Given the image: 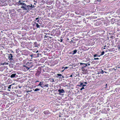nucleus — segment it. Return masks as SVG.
Instances as JSON below:
<instances>
[{"label":"nucleus","mask_w":120,"mask_h":120,"mask_svg":"<svg viewBox=\"0 0 120 120\" xmlns=\"http://www.w3.org/2000/svg\"><path fill=\"white\" fill-rule=\"evenodd\" d=\"M104 72H105V73H106V72L105 71Z\"/></svg>","instance_id":"58836bf2"},{"label":"nucleus","mask_w":120,"mask_h":120,"mask_svg":"<svg viewBox=\"0 0 120 120\" xmlns=\"http://www.w3.org/2000/svg\"><path fill=\"white\" fill-rule=\"evenodd\" d=\"M64 71V70H62V72H63V71Z\"/></svg>","instance_id":"72a5a7b5"},{"label":"nucleus","mask_w":120,"mask_h":120,"mask_svg":"<svg viewBox=\"0 0 120 120\" xmlns=\"http://www.w3.org/2000/svg\"><path fill=\"white\" fill-rule=\"evenodd\" d=\"M11 85H9V86H8V89H10V88H11Z\"/></svg>","instance_id":"9d476101"},{"label":"nucleus","mask_w":120,"mask_h":120,"mask_svg":"<svg viewBox=\"0 0 120 120\" xmlns=\"http://www.w3.org/2000/svg\"><path fill=\"white\" fill-rule=\"evenodd\" d=\"M107 84H106V86H107Z\"/></svg>","instance_id":"f704fd0d"},{"label":"nucleus","mask_w":120,"mask_h":120,"mask_svg":"<svg viewBox=\"0 0 120 120\" xmlns=\"http://www.w3.org/2000/svg\"><path fill=\"white\" fill-rule=\"evenodd\" d=\"M36 26H37V27L38 28L39 27V26L38 25V24H37Z\"/></svg>","instance_id":"0eeeda50"},{"label":"nucleus","mask_w":120,"mask_h":120,"mask_svg":"<svg viewBox=\"0 0 120 120\" xmlns=\"http://www.w3.org/2000/svg\"><path fill=\"white\" fill-rule=\"evenodd\" d=\"M19 2L21 4V3H22L21 2V1H19Z\"/></svg>","instance_id":"6ab92c4d"},{"label":"nucleus","mask_w":120,"mask_h":120,"mask_svg":"<svg viewBox=\"0 0 120 120\" xmlns=\"http://www.w3.org/2000/svg\"><path fill=\"white\" fill-rule=\"evenodd\" d=\"M82 86H83V87L84 86H86V85H82Z\"/></svg>","instance_id":"4be33fe9"},{"label":"nucleus","mask_w":120,"mask_h":120,"mask_svg":"<svg viewBox=\"0 0 120 120\" xmlns=\"http://www.w3.org/2000/svg\"><path fill=\"white\" fill-rule=\"evenodd\" d=\"M31 57H32L33 56V55H31Z\"/></svg>","instance_id":"7c9ffc66"},{"label":"nucleus","mask_w":120,"mask_h":120,"mask_svg":"<svg viewBox=\"0 0 120 120\" xmlns=\"http://www.w3.org/2000/svg\"><path fill=\"white\" fill-rule=\"evenodd\" d=\"M103 70H102V71L101 72V73L102 74H103Z\"/></svg>","instance_id":"ddd939ff"},{"label":"nucleus","mask_w":120,"mask_h":120,"mask_svg":"<svg viewBox=\"0 0 120 120\" xmlns=\"http://www.w3.org/2000/svg\"><path fill=\"white\" fill-rule=\"evenodd\" d=\"M10 55H11V57H12V55L11 54H10Z\"/></svg>","instance_id":"aec40b11"},{"label":"nucleus","mask_w":120,"mask_h":120,"mask_svg":"<svg viewBox=\"0 0 120 120\" xmlns=\"http://www.w3.org/2000/svg\"><path fill=\"white\" fill-rule=\"evenodd\" d=\"M15 75H16V74H12L11 75V78H13V77H14L15 76Z\"/></svg>","instance_id":"7ed1b4c3"},{"label":"nucleus","mask_w":120,"mask_h":120,"mask_svg":"<svg viewBox=\"0 0 120 120\" xmlns=\"http://www.w3.org/2000/svg\"><path fill=\"white\" fill-rule=\"evenodd\" d=\"M38 19V18H36V20H37Z\"/></svg>","instance_id":"bb28decb"},{"label":"nucleus","mask_w":120,"mask_h":120,"mask_svg":"<svg viewBox=\"0 0 120 120\" xmlns=\"http://www.w3.org/2000/svg\"><path fill=\"white\" fill-rule=\"evenodd\" d=\"M5 63H4L3 64H3V65H4V64H5Z\"/></svg>","instance_id":"a878e982"},{"label":"nucleus","mask_w":120,"mask_h":120,"mask_svg":"<svg viewBox=\"0 0 120 120\" xmlns=\"http://www.w3.org/2000/svg\"><path fill=\"white\" fill-rule=\"evenodd\" d=\"M41 87L42 88H43V87H42V86H41Z\"/></svg>","instance_id":"79ce46f5"},{"label":"nucleus","mask_w":120,"mask_h":120,"mask_svg":"<svg viewBox=\"0 0 120 120\" xmlns=\"http://www.w3.org/2000/svg\"><path fill=\"white\" fill-rule=\"evenodd\" d=\"M104 51H103L102 52H101V55H103L104 53Z\"/></svg>","instance_id":"1a4fd4ad"},{"label":"nucleus","mask_w":120,"mask_h":120,"mask_svg":"<svg viewBox=\"0 0 120 120\" xmlns=\"http://www.w3.org/2000/svg\"><path fill=\"white\" fill-rule=\"evenodd\" d=\"M58 91L60 92L59 94H60V93H63L64 92V91L63 89L59 90Z\"/></svg>","instance_id":"f03ea898"},{"label":"nucleus","mask_w":120,"mask_h":120,"mask_svg":"<svg viewBox=\"0 0 120 120\" xmlns=\"http://www.w3.org/2000/svg\"><path fill=\"white\" fill-rule=\"evenodd\" d=\"M62 39H61V41H60V42H62Z\"/></svg>","instance_id":"393cba45"},{"label":"nucleus","mask_w":120,"mask_h":120,"mask_svg":"<svg viewBox=\"0 0 120 120\" xmlns=\"http://www.w3.org/2000/svg\"><path fill=\"white\" fill-rule=\"evenodd\" d=\"M68 68V67H65L64 68V69H67Z\"/></svg>","instance_id":"f3484780"},{"label":"nucleus","mask_w":120,"mask_h":120,"mask_svg":"<svg viewBox=\"0 0 120 120\" xmlns=\"http://www.w3.org/2000/svg\"><path fill=\"white\" fill-rule=\"evenodd\" d=\"M38 54H39L38 53V56H39L38 55Z\"/></svg>","instance_id":"2f4dec72"},{"label":"nucleus","mask_w":120,"mask_h":120,"mask_svg":"<svg viewBox=\"0 0 120 120\" xmlns=\"http://www.w3.org/2000/svg\"><path fill=\"white\" fill-rule=\"evenodd\" d=\"M68 40H69L68 39Z\"/></svg>","instance_id":"c03bdc74"},{"label":"nucleus","mask_w":120,"mask_h":120,"mask_svg":"<svg viewBox=\"0 0 120 120\" xmlns=\"http://www.w3.org/2000/svg\"><path fill=\"white\" fill-rule=\"evenodd\" d=\"M96 56V55H94V56L95 57V56Z\"/></svg>","instance_id":"c85d7f7f"},{"label":"nucleus","mask_w":120,"mask_h":120,"mask_svg":"<svg viewBox=\"0 0 120 120\" xmlns=\"http://www.w3.org/2000/svg\"><path fill=\"white\" fill-rule=\"evenodd\" d=\"M57 75H58V76H60L61 75V74H57Z\"/></svg>","instance_id":"9b49d317"},{"label":"nucleus","mask_w":120,"mask_h":120,"mask_svg":"<svg viewBox=\"0 0 120 120\" xmlns=\"http://www.w3.org/2000/svg\"><path fill=\"white\" fill-rule=\"evenodd\" d=\"M42 85V83L41 82H40L39 83V84L38 85V86H41Z\"/></svg>","instance_id":"423d86ee"},{"label":"nucleus","mask_w":120,"mask_h":120,"mask_svg":"<svg viewBox=\"0 0 120 120\" xmlns=\"http://www.w3.org/2000/svg\"><path fill=\"white\" fill-rule=\"evenodd\" d=\"M38 51H37L36 52V53H37L38 52Z\"/></svg>","instance_id":"473e14b6"},{"label":"nucleus","mask_w":120,"mask_h":120,"mask_svg":"<svg viewBox=\"0 0 120 120\" xmlns=\"http://www.w3.org/2000/svg\"><path fill=\"white\" fill-rule=\"evenodd\" d=\"M31 7L32 8H34V6H32V5L31 4V6H30V7Z\"/></svg>","instance_id":"4468645a"},{"label":"nucleus","mask_w":120,"mask_h":120,"mask_svg":"<svg viewBox=\"0 0 120 120\" xmlns=\"http://www.w3.org/2000/svg\"><path fill=\"white\" fill-rule=\"evenodd\" d=\"M52 80H52V82H54V80L53 79H52Z\"/></svg>","instance_id":"c756f323"},{"label":"nucleus","mask_w":120,"mask_h":120,"mask_svg":"<svg viewBox=\"0 0 120 120\" xmlns=\"http://www.w3.org/2000/svg\"><path fill=\"white\" fill-rule=\"evenodd\" d=\"M31 91V90H30V91H26L27 92H30V91Z\"/></svg>","instance_id":"5701e85b"},{"label":"nucleus","mask_w":120,"mask_h":120,"mask_svg":"<svg viewBox=\"0 0 120 120\" xmlns=\"http://www.w3.org/2000/svg\"><path fill=\"white\" fill-rule=\"evenodd\" d=\"M44 86V87H48V85L47 84H46V85H45Z\"/></svg>","instance_id":"39448f33"},{"label":"nucleus","mask_w":120,"mask_h":120,"mask_svg":"<svg viewBox=\"0 0 120 120\" xmlns=\"http://www.w3.org/2000/svg\"><path fill=\"white\" fill-rule=\"evenodd\" d=\"M82 84H83L82 83H81V84H80V85H82Z\"/></svg>","instance_id":"412c9836"},{"label":"nucleus","mask_w":120,"mask_h":120,"mask_svg":"<svg viewBox=\"0 0 120 120\" xmlns=\"http://www.w3.org/2000/svg\"><path fill=\"white\" fill-rule=\"evenodd\" d=\"M104 49H105V48H104Z\"/></svg>","instance_id":"a18cd8bd"},{"label":"nucleus","mask_w":120,"mask_h":120,"mask_svg":"<svg viewBox=\"0 0 120 120\" xmlns=\"http://www.w3.org/2000/svg\"><path fill=\"white\" fill-rule=\"evenodd\" d=\"M84 89V87H83L82 88L80 89V90H82V89Z\"/></svg>","instance_id":"f8f14e48"},{"label":"nucleus","mask_w":120,"mask_h":120,"mask_svg":"<svg viewBox=\"0 0 120 120\" xmlns=\"http://www.w3.org/2000/svg\"><path fill=\"white\" fill-rule=\"evenodd\" d=\"M8 64V63H5L6 65Z\"/></svg>","instance_id":"b1692460"},{"label":"nucleus","mask_w":120,"mask_h":120,"mask_svg":"<svg viewBox=\"0 0 120 120\" xmlns=\"http://www.w3.org/2000/svg\"><path fill=\"white\" fill-rule=\"evenodd\" d=\"M88 65H90V64H88Z\"/></svg>","instance_id":"e433bc0d"},{"label":"nucleus","mask_w":120,"mask_h":120,"mask_svg":"<svg viewBox=\"0 0 120 120\" xmlns=\"http://www.w3.org/2000/svg\"><path fill=\"white\" fill-rule=\"evenodd\" d=\"M14 83L13 84L14 85Z\"/></svg>","instance_id":"de8ad7c7"},{"label":"nucleus","mask_w":120,"mask_h":120,"mask_svg":"<svg viewBox=\"0 0 120 120\" xmlns=\"http://www.w3.org/2000/svg\"><path fill=\"white\" fill-rule=\"evenodd\" d=\"M86 64V65H85V66H84V67H86V66H87V64Z\"/></svg>","instance_id":"dca6fc26"},{"label":"nucleus","mask_w":120,"mask_h":120,"mask_svg":"<svg viewBox=\"0 0 120 120\" xmlns=\"http://www.w3.org/2000/svg\"><path fill=\"white\" fill-rule=\"evenodd\" d=\"M70 77H72V75H71L70 76Z\"/></svg>","instance_id":"cd10ccee"},{"label":"nucleus","mask_w":120,"mask_h":120,"mask_svg":"<svg viewBox=\"0 0 120 120\" xmlns=\"http://www.w3.org/2000/svg\"><path fill=\"white\" fill-rule=\"evenodd\" d=\"M39 90L38 89H35V90H34V91H37L38 90Z\"/></svg>","instance_id":"6e6552de"},{"label":"nucleus","mask_w":120,"mask_h":120,"mask_svg":"<svg viewBox=\"0 0 120 120\" xmlns=\"http://www.w3.org/2000/svg\"><path fill=\"white\" fill-rule=\"evenodd\" d=\"M77 50H75L74 51H73L74 52H73V53H72V54H75L76 53V52H77Z\"/></svg>","instance_id":"20e7f679"},{"label":"nucleus","mask_w":120,"mask_h":120,"mask_svg":"<svg viewBox=\"0 0 120 120\" xmlns=\"http://www.w3.org/2000/svg\"><path fill=\"white\" fill-rule=\"evenodd\" d=\"M62 77L63 78H64V77H63V76Z\"/></svg>","instance_id":"a19ab883"},{"label":"nucleus","mask_w":120,"mask_h":120,"mask_svg":"<svg viewBox=\"0 0 120 120\" xmlns=\"http://www.w3.org/2000/svg\"><path fill=\"white\" fill-rule=\"evenodd\" d=\"M80 65H81L82 64H83V63H80Z\"/></svg>","instance_id":"a211bd4d"},{"label":"nucleus","mask_w":120,"mask_h":120,"mask_svg":"<svg viewBox=\"0 0 120 120\" xmlns=\"http://www.w3.org/2000/svg\"><path fill=\"white\" fill-rule=\"evenodd\" d=\"M19 88H21V87H20V86H19Z\"/></svg>","instance_id":"c9c22d12"},{"label":"nucleus","mask_w":120,"mask_h":120,"mask_svg":"<svg viewBox=\"0 0 120 120\" xmlns=\"http://www.w3.org/2000/svg\"><path fill=\"white\" fill-rule=\"evenodd\" d=\"M119 49H120V47H119Z\"/></svg>","instance_id":"49530a36"},{"label":"nucleus","mask_w":120,"mask_h":120,"mask_svg":"<svg viewBox=\"0 0 120 120\" xmlns=\"http://www.w3.org/2000/svg\"><path fill=\"white\" fill-rule=\"evenodd\" d=\"M72 41H73L72 40H71V42H72Z\"/></svg>","instance_id":"ea45409f"},{"label":"nucleus","mask_w":120,"mask_h":120,"mask_svg":"<svg viewBox=\"0 0 120 120\" xmlns=\"http://www.w3.org/2000/svg\"><path fill=\"white\" fill-rule=\"evenodd\" d=\"M21 5L22 6L21 7L22 8H23L24 10H27V8H26V5L24 3H21Z\"/></svg>","instance_id":"f257e3e1"},{"label":"nucleus","mask_w":120,"mask_h":120,"mask_svg":"<svg viewBox=\"0 0 120 120\" xmlns=\"http://www.w3.org/2000/svg\"><path fill=\"white\" fill-rule=\"evenodd\" d=\"M62 68H64V67H62Z\"/></svg>","instance_id":"37998d69"},{"label":"nucleus","mask_w":120,"mask_h":120,"mask_svg":"<svg viewBox=\"0 0 120 120\" xmlns=\"http://www.w3.org/2000/svg\"><path fill=\"white\" fill-rule=\"evenodd\" d=\"M99 59L98 58H95L94 59L95 60H98Z\"/></svg>","instance_id":"2eb2a0df"},{"label":"nucleus","mask_w":120,"mask_h":120,"mask_svg":"<svg viewBox=\"0 0 120 120\" xmlns=\"http://www.w3.org/2000/svg\"><path fill=\"white\" fill-rule=\"evenodd\" d=\"M85 83L86 84L87 83L86 82H85Z\"/></svg>","instance_id":"4c0bfd02"}]
</instances>
